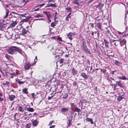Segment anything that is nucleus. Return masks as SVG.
Returning <instances> with one entry per match:
<instances>
[{"label": "nucleus", "mask_w": 128, "mask_h": 128, "mask_svg": "<svg viewBox=\"0 0 128 128\" xmlns=\"http://www.w3.org/2000/svg\"><path fill=\"white\" fill-rule=\"evenodd\" d=\"M8 54L11 55L15 54L18 52L22 54V52L21 49L20 48L14 46H12L9 48L7 50Z\"/></svg>", "instance_id": "1"}, {"label": "nucleus", "mask_w": 128, "mask_h": 128, "mask_svg": "<svg viewBox=\"0 0 128 128\" xmlns=\"http://www.w3.org/2000/svg\"><path fill=\"white\" fill-rule=\"evenodd\" d=\"M24 109L27 112H33L34 110V109L32 108H31L30 106L28 107H25L24 108Z\"/></svg>", "instance_id": "2"}, {"label": "nucleus", "mask_w": 128, "mask_h": 128, "mask_svg": "<svg viewBox=\"0 0 128 128\" xmlns=\"http://www.w3.org/2000/svg\"><path fill=\"white\" fill-rule=\"evenodd\" d=\"M119 40H110V42L111 44L113 43L114 45L116 46H118L119 44Z\"/></svg>", "instance_id": "3"}, {"label": "nucleus", "mask_w": 128, "mask_h": 128, "mask_svg": "<svg viewBox=\"0 0 128 128\" xmlns=\"http://www.w3.org/2000/svg\"><path fill=\"white\" fill-rule=\"evenodd\" d=\"M31 121L32 125L34 126H36L38 124L39 122L36 120H34L33 119Z\"/></svg>", "instance_id": "4"}, {"label": "nucleus", "mask_w": 128, "mask_h": 128, "mask_svg": "<svg viewBox=\"0 0 128 128\" xmlns=\"http://www.w3.org/2000/svg\"><path fill=\"white\" fill-rule=\"evenodd\" d=\"M43 13L45 14L46 16L48 18V19H50L51 17V15L49 11H45Z\"/></svg>", "instance_id": "5"}, {"label": "nucleus", "mask_w": 128, "mask_h": 128, "mask_svg": "<svg viewBox=\"0 0 128 128\" xmlns=\"http://www.w3.org/2000/svg\"><path fill=\"white\" fill-rule=\"evenodd\" d=\"M68 110V108H62L61 110V112L63 114H64V113H65L66 112H67Z\"/></svg>", "instance_id": "6"}, {"label": "nucleus", "mask_w": 128, "mask_h": 128, "mask_svg": "<svg viewBox=\"0 0 128 128\" xmlns=\"http://www.w3.org/2000/svg\"><path fill=\"white\" fill-rule=\"evenodd\" d=\"M30 64L29 62H28L25 64L24 68L25 70H28L30 67Z\"/></svg>", "instance_id": "7"}, {"label": "nucleus", "mask_w": 128, "mask_h": 128, "mask_svg": "<svg viewBox=\"0 0 128 128\" xmlns=\"http://www.w3.org/2000/svg\"><path fill=\"white\" fill-rule=\"evenodd\" d=\"M74 33L70 32L67 35V37L70 40H72V35H74Z\"/></svg>", "instance_id": "8"}, {"label": "nucleus", "mask_w": 128, "mask_h": 128, "mask_svg": "<svg viewBox=\"0 0 128 128\" xmlns=\"http://www.w3.org/2000/svg\"><path fill=\"white\" fill-rule=\"evenodd\" d=\"M5 24L2 22H0V30L1 31L4 30L5 29L4 25Z\"/></svg>", "instance_id": "9"}, {"label": "nucleus", "mask_w": 128, "mask_h": 128, "mask_svg": "<svg viewBox=\"0 0 128 128\" xmlns=\"http://www.w3.org/2000/svg\"><path fill=\"white\" fill-rule=\"evenodd\" d=\"M15 96L12 94L9 95V100L11 101H12L14 100V99L15 98Z\"/></svg>", "instance_id": "10"}, {"label": "nucleus", "mask_w": 128, "mask_h": 128, "mask_svg": "<svg viewBox=\"0 0 128 128\" xmlns=\"http://www.w3.org/2000/svg\"><path fill=\"white\" fill-rule=\"evenodd\" d=\"M16 24L17 22L16 21H12V22L10 24V27H13Z\"/></svg>", "instance_id": "11"}, {"label": "nucleus", "mask_w": 128, "mask_h": 128, "mask_svg": "<svg viewBox=\"0 0 128 128\" xmlns=\"http://www.w3.org/2000/svg\"><path fill=\"white\" fill-rule=\"evenodd\" d=\"M82 76L84 79H87L88 78V76L84 72H82L81 73Z\"/></svg>", "instance_id": "12"}, {"label": "nucleus", "mask_w": 128, "mask_h": 128, "mask_svg": "<svg viewBox=\"0 0 128 128\" xmlns=\"http://www.w3.org/2000/svg\"><path fill=\"white\" fill-rule=\"evenodd\" d=\"M56 4H47L46 7H56Z\"/></svg>", "instance_id": "13"}, {"label": "nucleus", "mask_w": 128, "mask_h": 128, "mask_svg": "<svg viewBox=\"0 0 128 128\" xmlns=\"http://www.w3.org/2000/svg\"><path fill=\"white\" fill-rule=\"evenodd\" d=\"M106 36H110V30L107 29V31L105 34Z\"/></svg>", "instance_id": "14"}, {"label": "nucleus", "mask_w": 128, "mask_h": 128, "mask_svg": "<svg viewBox=\"0 0 128 128\" xmlns=\"http://www.w3.org/2000/svg\"><path fill=\"white\" fill-rule=\"evenodd\" d=\"M116 83L118 85L120 86V87L122 88H124V86L123 84L121 82V81H120L119 82H116Z\"/></svg>", "instance_id": "15"}, {"label": "nucleus", "mask_w": 128, "mask_h": 128, "mask_svg": "<svg viewBox=\"0 0 128 128\" xmlns=\"http://www.w3.org/2000/svg\"><path fill=\"white\" fill-rule=\"evenodd\" d=\"M72 72L74 76L76 75L77 73V70H75L74 68H73L72 70Z\"/></svg>", "instance_id": "16"}, {"label": "nucleus", "mask_w": 128, "mask_h": 128, "mask_svg": "<svg viewBox=\"0 0 128 128\" xmlns=\"http://www.w3.org/2000/svg\"><path fill=\"white\" fill-rule=\"evenodd\" d=\"M104 42L105 44L106 47L107 48H108L109 46L108 44H109V42H108V41H107L106 40V39H104Z\"/></svg>", "instance_id": "17"}, {"label": "nucleus", "mask_w": 128, "mask_h": 128, "mask_svg": "<svg viewBox=\"0 0 128 128\" xmlns=\"http://www.w3.org/2000/svg\"><path fill=\"white\" fill-rule=\"evenodd\" d=\"M86 120L88 122H90L92 124H94V122L92 121L93 120L92 118H86Z\"/></svg>", "instance_id": "18"}, {"label": "nucleus", "mask_w": 128, "mask_h": 128, "mask_svg": "<svg viewBox=\"0 0 128 128\" xmlns=\"http://www.w3.org/2000/svg\"><path fill=\"white\" fill-rule=\"evenodd\" d=\"M80 102L81 104L82 105V106L83 105V104L84 102L87 103L88 102V101L87 100L83 99L81 100L80 101Z\"/></svg>", "instance_id": "19"}, {"label": "nucleus", "mask_w": 128, "mask_h": 128, "mask_svg": "<svg viewBox=\"0 0 128 128\" xmlns=\"http://www.w3.org/2000/svg\"><path fill=\"white\" fill-rule=\"evenodd\" d=\"M83 51L85 52L86 53H90V52L87 47L86 48L83 50Z\"/></svg>", "instance_id": "20"}, {"label": "nucleus", "mask_w": 128, "mask_h": 128, "mask_svg": "<svg viewBox=\"0 0 128 128\" xmlns=\"http://www.w3.org/2000/svg\"><path fill=\"white\" fill-rule=\"evenodd\" d=\"M119 79L122 80H126V77L125 76L123 75L121 76H119Z\"/></svg>", "instance_id": "21"}, {"label": "nucleus", "mask_w": 128, "mask_h": 128, "mask_svg": "<svg viewBox=\"0 0 128 128\" xmlns=\"http://www.w3.org/2000/svg\"><path fill=\"white\" fill-rule=\"evenodd\" d=\"M9 14V11L7 9H6V15L4 17V18H6V17L8 16V15Z\"/></svg>", "instance_id": "22"}, {"label": "nucleus", "mask_w": 128, "mask_h": 128, "mask_svg": "<svg viewBox=\"0 0 128 128\" xmlns=\"http://www.w3.org/2000/svg\"><path fill=\"white\" fill-rule=\"evenodd\" d=\"M115 64V65L118 66H120V62H118L117 60H115L114 61Z\"/></svg>", "instance_id": "23"}, {"label": "nucleus", "mask_w": 128, "mask_h": 128, "mask_svg": "<svg viewBox=\"0 0 128 128\" xmlns=\"http://www.w3.org/2000/svg\"><path fill=\"white\" fill-rule=\"evenodd\" d=\"M74 111L79 112H81V110L80 109L76 107L75 108V109L74 110ZM79 114V113H78V114Z\"/></svg>", "instance_id": "24"}, {"label": "nucleus", "mask_w": 128, "mask_h": 128, "mask_svg": "<svg viewBox=\"0 0 128 128\" xmlns=\"http://www.w3.org/2000/svg\"><path fill=\"white\" fill-rule=\"evenodd\" d=\"M124 98V97H122V96H118L117 100L118 101L120 102L122 99Z\"/></svg>", "instance_id": "25"}, {"label": "nucleus", "mask_w": 128, "mask_h": 128, "mask_svg": "<svg viewBox=\"0 0 128 128\" xmlns=\"http://www.w3.org/2000/svg\"><path fill=\"white\" fill-rule=\"evenodd\" d=\"M80 0H77L76 1H75L74 2V3L75 4H76L78 5L80 4Z\"/></svg>", "instance_id": "26"}, {"label": "nucleus", "mask_w": 128, "mask_h": 128, "mask_svg": "<svg viewBox=\"0 0 128 128\" xmlns=\"http://www.w3.org/2000/svg\"><path fill=\"white\" fill-rule=\"evenodd\" d=\"M22 34L23 35H24L26 32V31L24 28H23L22 31Z\"/></svg>", "instance_id": "27"}, {"label": "nucleus", "mask_w": 128, "mask_h": 128, "mask_svg": "<svg viewBox=\"0 0 128 128\" xmlns=\"http://www.w3.org/2000/svg\"><path fill=\"white\" fill-rule=\"evenodd\" d=\"M97 26L101 30H102L101 27V24L100 23H97Z\"/></svg>", "instance_id": "28"}, {"label": "nucleus", "mask_w": 128, "mask_h": 128, "mask_svg": "<svg viewBox=\"0 0 128 128\" xmlns=\"http://www.w3.org/2000/svg\"><path fill=\"white\" fill-rule=\"evenodd\" d=\"M96 33L97 34V35L95 36V37L96 38H98L99 37L100 34H99V32L98 31H97V32L96 31L94 32L95 34H96Z\"/></svg>", "instance_id": "29"}, {"label": "nucleus", "mask_w": 128, "mask_h": 128, "mask_svg": "<svg viewBox=\"0 0 128 128\" xmlns=\"http://www.w3.org/2000/svg\"><path fill=\"white\" fill-rule=\"evenodd\" d=\"M121 42H123L124 43V44L125 45L126 48V40H125V39H123L122 41H120V42L121 43Z\"/></svg>", "instance_id": "30"}, {"label": "nucleus", "mask_w": 128, "mask_h": 128, "mask_svg": "<svg viewBox=\"0 0 128 128\" xmlns=\"http://www.w3.org/2000/svg\"><path fill=\"white\" fill-rule=\"evenodd\" d=\"M68 95L67 93L65 94L63 96L62 98H63L65 99L68 96Z\"/></svg>", "instance_id": "31"}, {"label": "nucleus", "mask_w": 128, "mask_h": 128, "mask_svg": "<svg viewBox=\"0 0 128 128\" xmlns=\"http://www.w3.org/2000/svg\"><path fill=\"white\" fill-rule=\"evenodd\" d=\"M19 110L21 112H22L24 111V109L22 108V107L20 106L18 108Z\"/></svg>", "instance_id": "32"}, {"label": "nucleus", "mask_w": 128, "mask_h": 128, "mask_svg": "<svg viewBox=\"0 0 128 128\" xmlns=\"http://www.w3.org/2000/svg\"><path fill=\"white\" fill-rule=\"evenodd\" d=\"M23 92L26 94H27L28 93V92L27 91V89L26 88H25L23 90Z\"/></svg>", "instance_id": "33"}, {"label": "nucleus", "mask_w": 128, "mask_h": 128, "mask_svg": "<svg viewBox=\"0 0 128 128\" xmlns=\"http://www.w3.org/2000/svg\"><path fill=\"white\" fill-rule=\"evenodd\" d=\"M66 9L68 10V12H71V9L70 7H67L66 8Z\"/></svg>", "instance_id": "34"}, {"label": "nucleus", "mask_w": 128, "mask_h": 128, "mask_svg": "<svg viewBox=\"0 0 128 128\" xmlns=\"http://www.w3.org/2000/svg\"><path fill=\"white\" fill-rule=\"evenodd\" d=\"M5 57L8 60H9L10 59V56L8 54L5 55Z\"/></svg>", "instance_id": "35"}, {"label": "nucleus", "mask_w": 128, "mask_h": 128, "mask_svg": "<svg viewBox=\"0 0 128 128\" xmlns=\"http://www.w3.org/2000/svg\"><path fill=\"white\" fill-rule=\"evenodd\" d=\"M82 48H83V50L86 48H87V47L86 45H84V42H83L82 43Z\"/></svg>", "instance_id": "36"}, {"label": "nucleus", "mask_w": 128, "mask_h": 128, "mask_svg": "<svg viewBox=\"0 0 128 128\" xmlns=\"http://www.w3.org/2000/svg\"><path fill=\"white\" fill-rule=\"evenodd\" d=\"M64 59L61 58L60 61V64H62L64 62Z\"/></svg>", "instance_id": "37"}, {"label": "nucleus", "mask_w": 128, "mask_h": 128, "mask_svg": "<svg viewBox=\"0 0 128 128\" xmlns=\"http://www.w3.org/2000/svg\"><path fill=\"white\" fill-rule=\"evenodd\" d=\"M34 17L36 18L41 17H42V16L38 14L35 16Z\"/></svg>", "instance_id": "38"}, {"label": "nucleus", "mask_w": 128, "mask_h": 128, "mask_svg": "<svg viewBox=\"0 0 128 128\" xmlns=\"http://www.w3.org/2000/svg\"><path fill=\"white\" fill-rule=\"evenodd\" d=\"M30 126V124H27L26 126V128H29Z\"/></svg>", "instance_id": "39"}, {"label": "nucleus", "mask_w": 128, "mask_h": 128, "mask_svg": "<svg viewBox=\"0 0 128 128\" xmlns=\"http://www.w3.org/2000/svg\"><path fill=\"white\" fill-rule=\"evenodd\" d=\"M55 24H56L55 23L52 22L51 23V26L52 27H53L56 26Z\"/></svg>", "instance_id": "40"}, {"label": "nucleus", "mask_w": 128, "mask_h": 128, "mask_svg": "<svg viewBox=\"0 0 128 128\" xmlns=\"http://www.w3.org/2000/svg\"><path fill=\"white\" fill-rule=\"evenodd\" d=\"M18 82L20 84H24V82L23 81H18Z\"/></svg>", "instance_id": "41"}, {"label": "nucleus", "mask_w": 128, "mask_h": 128, "mask_svg": "<svg viewBox=\"0 0 128 128\" xmlns=\"http://www.w3.org/2000/svg\"><path fill=\"white\" fill-rule=\"evenodd\" d=\"M70 18V16H68V15L66 18V20L67 21H68L69 20L68 18Z\"/></svg>", "instance_id": "42"}, {"label": "nucleus", "mask_w": 128, "mask_h": 128, "mask_svg": "<svg viewBox=\"0 0 128 128\" xmlns=\"http://www.w3.org/2000/svg\"><path fill=\"white\" fill-rule=\"evenodd\" d=\"M10 76H10V78H12L13 77V75L14 74H13V73H10Z\"/></svg>", "instance_id": "43"}, {"label": "nucleus", "mask_w": 128, "mask_h": 128, "mask_svg": "<svg viewBox=\"0 0 128 128\" xmlns=\"http://www.w3.org/2000/svg\"><path fill=\"white\" fill-rule=\"evenodd\" d=\"M32 94L33 98H35V96L36 95L34 93H32Z\"/></svg>", "instance_id": "44"}, {"label": "nucleus", "mask_w": 128, "mask_h": 128, "mask_svg": "<svg viewBox=\"0 0 128 128\" xmlns=\"http://www.w3.org/2000/svg\"><path fill=\"white\" fill-rule=\"evenodd\" d=\"M53 96L52 95L50 96H48V100H50L52 99V97H53Z\"/></svg>", "instance_id": "45"}, {"label": "nucleus", "mask_w": 128, "mask_h": 128, "mask_svg": "<svg viewBox=\"0 0 128 128\" xmlns=\"http://www.w3.org/2000/svg\"><path fill=\"white\" fill-rule=\"evenodd\" d=\"M29 20V19L28 18H25L24 19V21L25 22H27Z\"/></svg>", "instance_id": "46"}, {"label": "nucleus", "mask_w": 128, "mask_h": 128, "mask_svg": "<svg viewBox=\"0 0 128 128\" xmlns=\"http://www.w3.org/2000/svg\"><path fill=\"white\" fill-rule=\"evenodd\" d=\"M91 34L92 35V37H93L95 39H96L97 38H96L95 37L94 38V37H93L94 36V32L93 31L91 33Z\"/></svg>", "instance_id": "47"}, {"label": "nucleus", "mask_w": 128, "mask_h": 128, "mask_svg": "<svg viewBox=\"0 0 128 128\" xmlns=\"http://www.w3.org/2000/svg\"><path fill=\"white\" fill-rule=\"evenodd\" d=\"M72 119H71L70 120V119H68V124H70L71 121H72Z\"/></svg>", "instance_id": "48"}, {"label": "nucleus", "mask_w": 128, "mask_h": 128, "mask_svg": "<svg viewBox=\"0 0 128 128\" xmlns=\"http://www.w3.org/2000/svg\"><path fill=\"white\" fill-rule=\"evenodd\" d=\"M4 100V98H2L1 97H0V101L1 102Z\"/></svg>", "instance_id": "49"}, {"label": "nucleus", "mask_w": 128, "mask_h": 128, "mask_svg": "<svg viewBox=\"0 0 128 128\" xmlns=\"http://www.w3.org/2000/svg\"><path fill=\"white\" fill-rule=\"evenodd\" d=\"M44 4H40V5L39 6L40 7V8H41V7H42V6H43L44 5Z\"/></svg>", "instance_id": "50"}, {"label": "nucleus", "mask_w": 128, "mask_h": 128, "mask_svg": "<svg viewBox=\"0 0 128 128\" xmlns=\"http://www.w3.org/2000/svg\"><path fill=\"white\" fill-rule=\"evenodd\" d=\"M73 85L74 86H76L77 85L76 82H74L73 83Z\"/></svg>", "instance_id": "51"}, {"label": "nucleus", "mask_w": 128, "mask_h": 128, "mask_svg": "<svg viewBox=\"0 0 128 128\" xmlns=\"http://www.w3.org/2000/svg\"><path fill=\"white\" fill-rule=\"evenodd\" d=\"M53 122V121H50V123L49 124V125H51L52 124Z\"/></svg>", "instance_id": "52"}, {"label": "nucleus", "mask_w": 128, "mask_h": 128, "mask_svg": "<svg viewBox=\"0 0 128 128\" xmlns=\"http://www.w3.org/2000/svg\"><path fill=\"white\" fill-rule=\"evenodd\" d=\"M55 21V23L56 24H57L58 23V20H54Z\"/></svg>", "instance_id": "53"}, {"label": "nucleus", "mask_w": 128, "mask_h": 128, "mask_svg": "<svg viewBox=\"0 0 128 128\" xmlns=\"http://www.w3.org/2000/svg\"><path fill=\"white\" fill-rule=\"evenodd\" d=\"M6 84L7 85H8L9 84V82H8V81H6Z\"/></svg>", "instance_id": "54"}, {"label": "nucleus", "mask_w": 128, "mask_h": 128, "mask_svg": "<svg viewBox=\"0 0 128 128\" xmlns=\"http://www.w3.org/2000/svg\"><path fill=\"white\" fill-rule=\"evenodd\" d=\"M55 126L54 125H52V126H51L49 128H54V127Z\"/></svg>", "instance_id": "55"}, {"label": "nucleus", "mask_w": 128, "mask_h": 128, "mask_svg": "<svg viewBox=\"0 0 128 128\" xmlns=\"http://www.w3.org/2000/svg\"><path fill=\"white\" fill-rule=\"evenodd\" d=\"M128 13V10L126 11V12L125 13V15H126Z\"/></svg>", "instance_id": "56"}, {"label": "nucleus", "mask_w": 128, "mask_h": 128, "mask_svg": "<svg viewBox=\"0 0 128 128\" xmlns=\"http://www.w3.org/2000/svg\"><path fill=\"white\" fill-rule=\"evenodd\" d=\"M94 0H90L88 1V2L89 3H91V2H92Z\"/></svg>", "instance_id": "57"}, {"label": "nucleus", "mask_w": 128, "mask_h": 128, "mask_svg": "<svg viewBox=\"0 0 128 128\" xmlns=\"http://www.w3.org/2000/svg\"><path fill=\"white\" fill-rule=\"evenodd\" d=\"M90 24L91 25V26H92V28H93L94 27V24L90 23Z\"/></svg>", "instance_id": "58"}, {"label": "nucleus", "mask_w": 128, "mask_h": 128, "mask_svg": "<svg viewBox=\"0 0 128 128\" xmlns=\"http://www.w3.org/2000/svg\"><path fill=\"white\" fill-rule=\"evenodd\" d=\"M90 67V71H89V72H90L91 71V70L92 68V66H91V67Z\"/></svg>", "instance_id": "59"}, {"label": "nucleus", "mask_w": 128, "mask_h": 128, "mask_svg": "<svg viewBox=\"0 0 128 128\" xmlns=\"http://www.w3.org/2000/svg\"><path fill=\"white\" fill-rule=\"evenodd\" d=\"M39 10V8H37V9H35L34 10V11H38V10Z\"/></svg>", "instance_id": "60"}, {"label": "nucleus", "mask_w": 128, "mask_h": 128, "mask_svg": "<svg viewBox=\"0 0 128 128\" xmlns=\"http://www.w3.org/2000/svg\"><path fill=\"white\" fill-rule=\"evenodd\" d=\"M57 18V17H56V15H55V18H54V20H56V19Z\"/></svg>", "instance_id": "61"}, {"label": "nucleus", "mask_w": 128, "mask_h": 128, "mask_svg": "<svg viewBox=\"0 0 128 128\" xmlns=\"http://www.w3.org/2000/svg\"><path fill=\"white\" fill-rule=\"evenodd\" d=\"M71 12H69V13L68 16H70V15L71 14Z\"/></svg>", "instance_id": "62"}, {"label": "nucleus", "mask_w": 128, "mask_h": 128, "mask_svg": "<svg viewBox=\"0 0 128 128\" xmlns=\"http://www.w3.org/2000/svg\"><path fill=\"white\" fill-rule=\"evenodd\" d=\"M2 96V94L0 92V97Z\"/></svg>", "instance_id": "63"}, {"label": "nucleus", "mask_w": 128, "mask_h": 128, "mask_svg": "<svg viewBox=\"0 0 128 128\" xmlns=\"http://www.w3.org/2000/svg\"><path fill=\"white\" fill-rule=\"evenodd\" d=\"M53 0H48V2H52L53 1Z\"/></svg>", "instance_id": "64"}]
</instances>
